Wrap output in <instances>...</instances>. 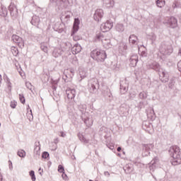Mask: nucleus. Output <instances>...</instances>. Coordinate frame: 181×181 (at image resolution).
Listing matches in <instances>:
<instances>
[{"label": "nucleus", "instance_id": "nucleus-1", "mask_svg": "<svg viewBox=\"0 0 181 181\" xmlns=\"http://www.w3.org/2000/svg\"><path fill=\"white\" fill-rule=\"evenodd\" d=\"M90 56L95 60L98 62H104L107 59V53L105 52L95 49L91 52Z\"/></svg>", "mask_w": 181, "mask_h": 181}, {"label": "nucleus", "instance_id": "nucleus-2", "mask_svg": "<svg viewBox=\"0 0 181 181\" xmlns=\"http://www.w3.org/2000/svg\"><path fill=\"white\" fill-rule=\"evenodd\" d=\"M177 151H175L173 155V161L172 163L174 165H180L181 163V158H180V151L179 148H177Z\"/></svg>", "mask_w": 181, "mask_h": 181}, {"label": "nucleus", "instance_id": "nucleus-3", "mask_svg": "<svg viewBox=\"0 0 181 181\" xmlns=\"http://www.w3.org/2000/svg\"><path fill=\"white\" fill-rule=\"evenodd\" d=\"M112 26H113L112 22L110 21H107L106 23L101 25L100 28L103 33H105V32H109L110 29H112Z\"/></svg>", "mask_w": 181, "mask_h": 181}, {"label": "nucleus", "instance_id": "nucleus-4", "mask_svg": "<svg viewBox=\"0 0 181 181\" xmlns=\"http://www.w3.org/2000/svg\"><path fill=\"white\" fill-rule=\"evenodd\" d=\"M97 39L98 40H102V43L105 45L107 46V45H110V39H107L104 34L103 33H100L96 35Z\"/></svg>", "mask_w": 181, "mask_h": 181}, {"label": "nucleus", "instance_id": "nucleus-5", "mask_svg": "<svg viewBox=\"0 0 181 181\" xmlns=\"http://www.w3.org/2000/svg\"><path fill=\"white\" fill-rule=\"evenodd\" d=\"M103 16H104V11H103L102 9H98L95 11L93 18L96 22H100V21L103 18Z\"/></svg>", "mask_w": 181, "mask_h": 181}, {"label": "nucleus", "instance_id": "nucleus-6", "mask_svg": "<svg viewBox=\"0 0 181 181\" xmlns=\"http://www.w3.org/2000/svg\"><path fill=\"white\" fill-rule=\"evenodd\" d=\"M79 25H80V20L78 18H75L74 25H73V30L71 33V36L74 35V33H77L79 29Z\"/></svg>", "mask_w": 181, "mask_h": 181}, {"label": "nucleus", "instance_id": "nucleus-7", "mask_svg": "<svg viewBox=\"0 0 181 181\" xmlns=\"http://www.w3.org/2000/svg\"><path fill=\"white\" fill-rule=\"evenodd\" d=\"M12 40L18 46H21V45H23V40H22V37H19L18 35H13L12 36Z\"/></svg>", "mask_w": 181, "mask_h": 181}, {"label": "nucleus", "instance_id": "nucleus-8", "mask_svg": "<svg viewBox=\"0 0 181 181\" xmlns=\"http://www.w3.org/2000/svg\"><path fill=\"white\" fill-rule=\"evenodd\" d=\"M66 93L69 100H73L76 97V90L74 89H68Z\"/></svg>", "mask_w": 181, "mask_h": 181}, {"label": "nucleus", "instance_id": "nucleus-9", "mask_svg": "<svg viewBox=\"0 0 181 181\" xmlns=\"http://www.w3.org/2000/svg\"><path fill=\"white\" fill-rule=\"evenodd\" d=\"M168 23L170 25V28H176L177 26V20L175 17H171L168 20Z\"/></svg>", "mask_w": 181, "mask_h": 181}, {"label": "nucleus", "instance_id": "nucleus-10", "mask_svg": "<svg viewBox=\"0 0 181 181\" xmlns=\"http://www.w3.org/2000/svg\"><path fill=\"white\" fill-rule=\"evenodd\" d=\"M138 63V57L132 56L130 59V64L132 67H135Z\"/></svg>", "mask_w": 181, "mask_h": 181}, {"label": "nucleus", "instance_id": "nucleus-11", "mask_svg": "<svg viewBox=\"0 0 181 181\" xmlns=\"http://www.w3.org/2000/svg\"><path fill=\"white\" fill-rule=\"evenodd\" d=\"M138 42V37H136L135 35H132L129 37V42L132 45H135Z\"/></svg>", "mask_w": 181, "mask_h": 181}, {"label": "nucleus", "instance_id": "nucleus-12", "mask_svg": "<svg viewBox=\"0 0 181 181\" xmlns=\"http://www.w3.org/2000/svg\"><path fill=\"white\" fill-rule=\"evenodd\" d=\"M156 4L158 8H162L165 6V0H157Z\"/></svg>", "mask_w": 181, "mask_h": 181}, {"label": "nucleus", "instance_id": "nucleus-13", "mask_svg": "<svg viewBox=\"0 0 181 181\" xmlns=\"http://www.w3.org/2000/svg\"><path fill=\"white\" fill-rule=\"evenodd\" d=\"M72 50L74 52L75 54H77V53L81 52V47L80 46H75L73 47Z\"/></svg>", "mask_w": 181, "mask_h": 181}, {"label": "nucleus", "instance_id": "nucleus-14", "mask_svg": "<svg viewBox=\"0 0 181 181\" xmlns=\"http://www.w3.org/2000/svg\"><path fill=\"white\" fill-rule=\"evenodd\" d=\"M18 156H20V158H25L26 156V152L24 150H19L18 151Z\"/></svg>", "mask_w": 181, "mask_h": 181}, {"label": "nucleus", "instance_id": "nucleus-15", "mask_svg": "<svg viewBox=\"0 0 181 181\" xmlns=\"http://www.w3.org/2000/svg\"><path fill=\"white\" fill-rule=\"evenodd\" d=\"M11 52L13 56H16L17 54H19V50H18V48H16V47H11Z\"/></svg>", "mask_w": 181, "mask_h": 181}, {"label": "nucleus", "instance_id": "nucleus-16", "mask_svg": "<svg viewBox=\"0 0 181 181\" xmlns=\"http://www.w3.org/2000/svg\"><path fill=\"white\" fill-rule=\"evenodd\" d=\"M49 146L51 151H56L57 149V144L56 143H52Z\"/></svg>", "mask_w": 181, "mask_h": 181}, {"label": "nucleus", "instance_id": "nucleus-17", "mask_svg": "<svg viewBox=\"0 0 181 181\" xmlns=\"http://www.w3.org/2000/svg\"><path fill=\"white\" fill-rule=\"evenodd\" d=\"M30 176L32 179L33 181H35L36 180V176L35 175V171L31 170L30 172Z\"/></svg>", "mask_w": 181, "mask_h": 181}, {"label": "nucleus", "instance_id": "nucleus-18", "mask_svg": "<svg viewBox=\"0 0 181 181\" xmlns=\"http://www.w3.org/2000/svg\"><path fill=\"white\" fill-rule=\"evenodd\" d=\"M19 100H20L21 104H25V96H23V95H22V94L19 95Z\"/></svg>", "mask_w": 181, "mask_h": 181}, {"label": "nucleus", "instance_id": "nucleus-19", "mask_svg": "<svg viewBox=\"0 0 181 181\" xmlns=\"http://www.w3.org/2000/svg\"><path fill=\"white\" fill-rule=\"evenodd\" d=\"M16 105H18V102L15 100H12L10 103V107L12 108H16Z\"/></svg>", "mask_w": 181, "mask_h": 181}, {"label": "nucleus", "instance_id": "nucleus-20", "mask_svg": "<svg viewBox=\"0 0 181 181\" xmlns=\"http://www.w3.org/2000/svg\"><path fill=\"white\" fill-rule=\"evenodd\" d=\"M58 172H59V173H64V168L63 167V165H59L58 166Z\"/></svg>", "mask_w": 181, "mask_h": 181}, {"label": "nucleus", "instance_id": "nucleus-21", "mask_svg": "<svg viewBox=\"0 0 181 181\" xmlns=\"http://www.w3.org/2000/svg\"><path fill=\"white\" fill-rule=\"evenodd\" d=\"M42 158H43L44 159H47V158H49V153L44 152L42 155Z\"/></svg>", "mask_w": 181, "mask_h": 181}, {"label": "nucleus", "instance_id": "nucleus-22", "mask_svg": "<svg viewBox=\"0 0 181 181\" xmlns=\"http://www.w3.org/2000/svg\"><path fill=\"white\" fill-rule=\"evenodd\" d=\"M36 149H37V151ZM34 153H35V155H40V147L36 148L34 151Z\"/></svg>", "mask_w": 181, "mask_h": 181}, {"label": "nucleus", "instance_id": "nucleus-23", "mask_svg": "<svg viewBox=\"0 0 181 181\" xmlns=\"http://www.w3.org/2000/svg\"><path fill=\"white\" fill-rule=\"evenodd\" d=\"M62 178L64 179V180H69V177H67V175H66V173H62Z\"/></svg>", "mask_w": 181, "mask_h": 181}, {"label": "nucleus", "instance_id": "nucleus-24", "mask_svg": "<svg viewBox=\"0 0 181 181\" xmlns=\"http://www.w3.org/2000/svg\"><path fill=\"white\" fill-rule=\"evenodd\" d=\"M81 39V37L80 36H77V35L74 36V40H75V42H77V40H80Z\"/></svg>", "mask_w": 181, "mask_h": 181}, {"label": "nucleus", "instance_id": "nucleus-25", "mask_svg": "<svg viewBox=\"0 0 181 181\" xmlns=\"http://www.w3.org/2000/svg\"><path fill=\"white\" fill-rule=\"evenodd\" d=\"M177 5H179V2L175 1L173 4V8H177Z\"/></svg>", "mask_w": 181, "mask_h": 181}, {"label": "nucleus", "instance_id": "nucleus-26", "mask_svg": "<svg viewBox=\"0 0 181 181\" xmlns=\"http://www.w3.org/2000/svg\"><path fill=\"white\" fill-rule=\"evenodd\" d=\"M177 68L179 71H181V61H180L177 64Z\"/></svg>", "mask_w": 181, "mask_h": 181}, {"label": "nucleus", "instance_id": "nucleus-27", "mask_svg": "<svg viewBox=\"0 0 181 181\" xmlns=\"http://www.w3.org/2000/svg\"><path fill=\"white\" fill-rule=\"evenodd\" d=\"M4 177H2V175L0 173V181H2Z\"/></svg>", "mask_w": 181, "mask_h": 181}, {"label": "nucleus", "instance_id": "nucleus-28", "mask_svg": "<svg viewBox=\"0 0 181 181\" xmlns=\"http://www.w3.org/2000/svg\"><path fill=\"white\" fill-rule=\"evenodd\" d=\"M121 149H122L121 147H118L117 148V152H121Z\"/></svg>", "mask_w": 181, "mask_h": 181}, {"label": "nucleus", "instance_id": "nucleus-29", "mask_svg": "<svg viewBox=\"0 0 181 181\" xmlns=\"http://www.w3.org/2000/svg\"><path fill=\"white\" fill-rule=\"evenodd\" d=\"M2 81V76L0 74V83Z\"/></svg>", "mask_w": 181, "mask_h": 181}, {"label": "nucleus", "instance_id": "nucleus-30", "mask_svg": "<svg viewBox=\"0 0 181 181\" xmlns=\"http://www.w3.org/2000/svg\"><path fill=\"white\" fill-rule=\"evenodd\" d=\"M39 172H43V170H42V169H39Z\"/></svg>", "mask_w": 181, "mask_h": 181}, {"label": "nucleus", "instance_id": "nucleus-31", "mask_svg": "<svg viewBox=\"0 0 181 181\" xmlns=\"http://www.w3.org/2000/svg\"><path fill=\"white\" fill-rule=\"evenodd\" d=\"M40 175H42V172H40Z\"/></svg>", "mask_w": 181, "mask_h": 181}, {"label": "nucleus", "instance_id": "nucleus-32", "mask_svg": "<svg viewBox=\"0 0 181 181\" xmlns=\"http://www.w3.org/2000/svg\"><path fill=\"white\" fill-rule=\"evenodd\" d=\"M62 136H64V134H62Z\"/></svg>", "mask_w": 181, "mask_h": 181}, {"label": "nucleus", "instance_id": "nucleus-33", "mask_svg": "<svg viewBox=\"0 0 181 181\" xmlns=\"http://www.w3.org/2000/svg\"><path fill=\"white\" fill-rule=\"evenodd\" d=\"M62 136H64V134H62Z\"/></svg>", "mask_w": 181, "mask_h": 181}, {"label": "nucleus", "instance_id": "nucleus-34", "mask_svg": "<svg viewBox=\"0 0 181 181\" xmlns=\"http://www.w3.org/2000/svg\"><path fill=\"white\" fill-rule=\"evenodd\" d=\"M0 127H1V123H0Z\"/></svg>", "mask_w": 181, "mask_h": 181}]
</instances>
